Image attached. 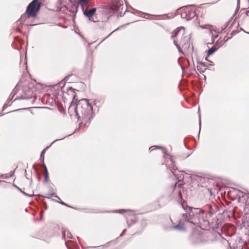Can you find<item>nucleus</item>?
Wrapping results in <instances>:
<instances>
[{"label": "nucleus", "instance_id": "nucleus-22", "mask_svg": "<svg viewBox=\"0 0 249 249\" xmlns=\"http://www.w3.org/2000/svg\"><path fill=\"white\" fill-rule=\"evenodd\" d=\"M239 193H241V194H243V192H239Z\"/></svg>", "mask_w": 249, "mask_h": 249}, {"label": "nucleus", "instance_id": "nucleus-17", "mask_svg": "<svg viewBox=\"0 0 249 249\" xmlns=\"http://www.w3.org/2000/svg\"><path fill=\"white\" fill-rule=\"evenodd\" d=\"M45 153V150H43L41 154V159H42V161L44 160V154Z\"/></svg>", "mask_w": 249, "mask_h": 249}, {"label": "nucleus", "instance_id": "nucleus-1", "mask_svg": "<svg viewBox=\"0 0 249 249\" xmlns=\"http://www.w3.org/2000/svg\"><path fill=\"white\" fill-rule=\"evenodd\" d=\"M79 125L81 127L89 125L93 118L92 106L89 100L83 99L78 101L75 108Z\"/></svg>", "mask_w": 249, "mask_h": 249}, {"label": "nucleus", "instance_id": "nucleus-21", "mask_svg": "<svg viewBox=\"0 0 249 249\" xmlns=\"http://www.w3.org/2000/svg\"><path fill=\"white\" fill-rule=\"evenodd\" d=\"M43 167L44 168V170H45V167H46V166L45 165V164L44 163H43Z\"/></svg>", "mask_w": 249, "mask_h": 249}, {"label": "nucleus", "instance_id": "nucleus-16", "mask_svg": "<svg viewBox=\"0 0 249 249\" xmlns=\"http://www.w3.org/2000/svg\"><path fill=\"white\" fill-rule=\"evenodd\" d=\"M221 41H222V45L224 43V41H223V40L221 39V38H219L216 42V43L214 44V45H220L221 44Z\"/></svg>", "mask_w": 249, "mask_h": 249}, {"label": "nucleus", "instance_id": "nucleus-10", "mask_svg": "<svg viewBox=\"0 0 249 249\" xmlns=\"http://www.w3.org/2000/svg\"><path fill=\"white\" fill-rule=\"evenodd\" d=\"M222 45V41H221V44L214 45L211 49L208 51V54L209 55L215 52L220 46Z\"/></svg>", "mask_w": 249, "mask_h": 249}, {"label": "nucleus", "instance_id": "nucleus-5", "mask_svg": "<svg viewBox=\"0 0 249 249\" xmlns=\"http://www.w3.org/2000/svg\"><path fill=\"white\" fill-rule=\"evenodd\" d=\"M204 18L202 16L198 18V24L202 29H208L210 31L212 34V38L214 39L218 36L217 34L220 32L217 30L216 28L207 23L204 22Z\"/></svg>", "mask_w": 249, "mask_h": 249}, {"label": "nucleus", "instance_id": "nucleus-13", "mask_svg": "<svg viewBox=\"0 0 249 249\" xmlns=\"http://www.w3.org/2000/svg\"><path fill=\"white\" fill-rule=\"evenodd\" d=\"M45 179L47 181L49 178V173L47 167H45L44 170Z\"/></svg>", "mask_w": 249, "mask_h": 249}, {"label": "nucleus", "instance_id": "nucleus-7", "mask_svg": "<svg viewBox=\"0 0 249 249\" xmlns=\"http://www.w3.org/2000/svg\"><path fill=\"white\" fill-rule=\"evenodd\" d=\"M165 149H164L163 150L164 155H163V158L165 159V161L166 162V164L168 165V166L171 168L173 170H176L177 167L175 165V158L170 155L169 153H167L165 152Z\"/></svg>", "mask_w": 249, "mask_h": 249}, {"label": "nucleus", "instance_id": "nucleus-2", "mask_svg": "<svg viewBox=\"0 0 249 249\" xmlns=\"http://www.w3.org/2000/svg\"><path fill=\"white\" fill-rule=\"evenodd\" d=\"M171 38L174 39V44L179 53L184 54L182 49L188 50L190 46V36L185 32L183 27H178L171 33Z\"/></svg>", "mask_w": 249, "mask_h": 249}, {"label": "nucleus", "instance_id": "nucleus-19", "mask_svg": "<svg viewBox=\"0 0 249 249\" xmlns=\"http://www.w3.org/2000/svg\"><path fill=\"white\" fill-rule=\"evenodd\" d=\"M204 242V240H202V239H199L197 241V243H203V242Z\"/></svg>", "mask_w": 249, "mask_h": 249}, {"label": "nucleus", "instance_id": "nucleus-14", "mask_svg": "<svg viewBox=\"0 0 249 249\" xmlns=\"http://www.w3.org/2000/svg\"><path fill=\"white\" fill-rule=\"evenodd\" d=\"M128 211H129V210H128L121 209V210H117L115 212L118 213H123L127 212Z\"/></svg>", "mask_w": 249, "mask_h": 249}, {"label": "nucleus", "instance_id": "nucleus-11", "mask_svg": "<svg viewBox=\"0 0 249 249\" xmlns=\"http://www.w3.org/2000/svg\"><path fill=\"white\" fill-rule=\"evenodd\" d=\"M68 91L69 92H70L71 93V95H70V94H68V98L66 97V94L67 93L66 92H64L63 93V97L66 99V100H71V99H73V97H74V92L73 91V89H72L71 88Z\"/></svg>", "mask_w": 249, "mask_h": 249}, {"label": "nucleus", "instance_id": "nucleus-12", "mask_svg": "<svg viewBox=\"0 0 249 249\" xmlns=\"http://www.w3.org/2000/svg\"><path fill=\"white\" fill-rule=\"evenodd\" d=\"M91 0H76L75 1L81 6L87 5Z\"/></svg>", "mask_w": 249, "mask_h": 249}, {"label": "nucleus", "instance_id": "nucleus-20", "mask_svg": "<svg viewBox=\"0 0 249 249\" xmlns=\"http://www.w3.org/2000/svg\"><path fill=\"white\" fill-rule=\"evenodd\" d=\"M59 203L63 205H65V206H67V204H66L64 202H63V201H61L60 202H59Z\"/></svg>", "mask_w": 249, "mask_h": 249}, {"label": "nucleus", "instance_id": "nucleus-8", "mask_svg": "<svg viewBox=\"0 0 249 249\" xmlns=\"http://www.w3.org/2000/svg\"><path fill=\"white\" fill-rule=\"evenodd\" d=\"M19 85H22L23 87V91L27 94H29V96H33V93L34 91V84L31 81H27L23 84L22 81L19 83Z\"/></svg>", "mask_w": 249, "mask_h": 249}, {"label": "nucleus", "instance_id": "nucleus-6", "mask_svg": "<svg viewBox=\"0 0 249 249\" xmlns=\"http://www.w3.org/2000/svg\"><path fill=\"white\" fill-rule=\"evenodd\" d=\"M96 12V8L87 7L84 11V14L90 21L95 22L98 21Z\"/></svg>", "mask_w": 249, "mask_h": 249}, {"label": "nucleus", "instance_id": "nucleus-9", "mask_svg": "<svg viewBox=\"0 0 249 249\" xmlns=\"http://www.w3.org/2000/svg\"><path fill=\"white\" fill-rule=\"evenodd\" d=\"M195 16V12L190 8H185L183 13L181 14V16L187 20L193 18Z\"/></svg>", "mask_w": 249, "mask_h": 249}, {"label": "nucleus", "instance_id": "nucleus-3", "mask_svg": "<svg viewBox=\"0 0 249 249\" xmlns=\"http://www.w3.org/2000/svg\"><path fill=\"white\" fill-rule=\"evenodd\" d=\"M189 217L187 213L184 214V219L196 225H198L201 228L203 225L208 224L207 219V213L204 211L199 208H189Z\"/></svg>", "mask_w": 249, "mask_h": 249}, {"label": "nucleus", "instance_id": "nucleus-4", "mask_svg": "<svg viewBox=\"0 0 249 249\" xmlns=\"http://www.w3.org/2000/svg\"><path fill=\"white\" fill-rule=\"evenodd\" d=\"M41 5V2L39 0H33L27 6L24 15L26 16L28 18H36L40 9Z\"/></svg>", "mask_w": 249, "mask_h": 249}, {"label": "nucleus", "instance_id": "nucleus-18", "mask_svg": "<svg viewBox=\"0 0 249 249\" xmlns=\"http://www.w3.org/2000/svg\"><path fill=\"white\" fill-rule=\"evenodd\" d=\"M159 147L157 146H151L149 148V150L150 151H153V150L156 149V148H158Z\"/></svg>", "mask_w": 249, "mask_h": 249}, {"label": "nucleus", "instance_id": "nucleus-15", "mask_svg": "<svg viewBox=\"0 0 249 249\" xmlns=\"http://www.w3.org/2000/svg\"><path fill=\"white\" fill-rule=\"evenodd\" d=\"M241 11H243V12L242 13V14H245L246 16H248V13H249V11H247L246 9H242Z\"/></svg>", "mask_w": 249, "mask_h": 249}]
</instances>
